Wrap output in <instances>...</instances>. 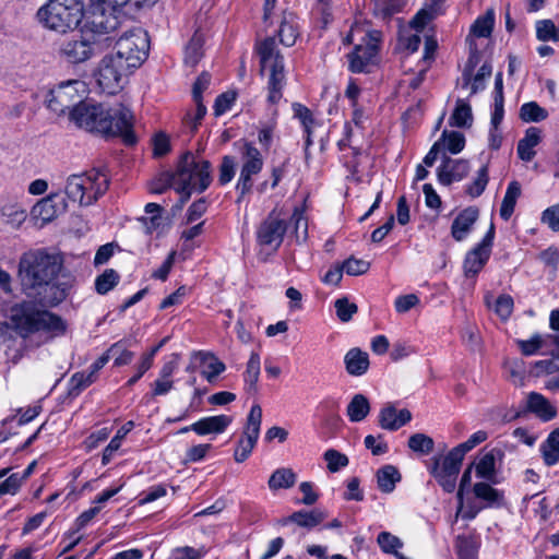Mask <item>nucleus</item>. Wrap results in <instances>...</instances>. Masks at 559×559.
I'll list each match as a JSON object with an SVG mask.
<instances>
[{"label":"nucleus","instance_id":"1","mask_svg":"<svg viewBox=\"0 0 559 559\" xmlns=\"http://www.w3.org/2000/svg\"><path fill=\"white\" fill-rule=\"evenodd\" d=\"M62 258L45 249L25 252L19 262V276L27 297L44 307H56L68 296L71 283L61 281L58 274Z\"/></svg>","mask_w":559,"mask_h":559},{"label":"nucleus","instance_id":"2","mask_svg":"<svg viewBox=\"0 0 559 559\" xmlns=\"http://www.w3.org/2000/svg\"><path fill=\"white\" fill-rule=\"evenodd\" d=\"M69 120L81 129L105 138L119 136L126 145L136 143L133 131V114L122 104L107 107L103 104L83 102L70 111Z\"/></svg>","mask_w":559,"mask_h":559},{"label":"nucleus","instance_id":"3","mask_svg":"<svg viewBox=\"0 0 559 559\" xmlns=\"http://www.w3.org/2000/svg\"><path fill=\"white\" fill-rule=\"evenodd\" d=\"M47 308L35 299L22 300L7 309L5 318L12 331L23 340L40 332L51 336L62 335L67 329L64 320Z\"/></svg>","mask_w":559,"mask_h":559},{"label":"nucleus","instance_id":"4","mask_svg":"<svg viewBox=\"0 0 559 559\" xmlns=\"http://www.w3.org/2000/svg\"><path fill=\"white\" fill-rule=\"evenodd\" d=\"M212 182V165L209 160L197 159L191 152L180 157L175 171V187L186 202L192 192L202 193Z\"/></svg>","mask_w":559,"mask_h":559},{"label":"nucleus","instance_id":"5","mask_svg":"<svg viewBox=\"0 0 559 559\" xmlns=\"http://www.w3.org/2000/svg\"><path fill=\"white\" fill-rule=\"evenodd\" d=\"M108 188V176L99 169H91L83 174L70 175L62 194L68 204L90 206L104 195Z\"/></svg>","mask_w":559,"mask_h":559},{"label":"nucleus","instance_id":"6","mask_svg":"<svg viewBox=\"0 0 559 559\" xmlns=\"http://www.w3.org/2000/svg\"><path fill=\"white\" fill-rule=\"evenodd\" d=\"M83 16L81 0H48L37 11L38 21L44 27L66 33L76 27Z\"/></svg>","mask_w":559,"mask_h":559},{"label":"nucleus","instance_id":"7","mask_svg":"<svg viewBox=\"0 0 559 559\" xmlns=\"http://www.w3.org/2000/svg\"><path fill=\"white\" fill-rule=\"evenodd\" d=\"M257 50L260 57L261 73L269 72L267 100L275 105L283 97V88L286 84L284 58L273 37L262 40Z\"/></svg>","mask_w":559,"mask_h":559},{"label":"nucleus","instance_id":"8","mask_svg":"<svg viewBox=\"0 0 559 559\" xmlns=\"http://www.w3.org/2000/svg\"><path fill=\"white\" fill-rule=\"evenodd\" d=\"M112 43V53L130 67H140L147 57L148 38L141 27L128 29L118 37L116 35Z\"/></svg>","mask_w":559,"mask_h":559},{"label":"nucleus","instance_id":"9","mask_svg":"<svg viewBox=\"0 0 559 559\" xmlns=\"http://www.w3.org/2000/svg\"><path fill=\"white\" fill-rule=\"evenodd\" d=\"M118 13L96 0H91L86 21V28L91 32L90 36L100 39V45L104 43L106 46H110L120 25Z\"/></svg>","mask_w":559,"mask_h":559},{"label":"nucleus","instance_id":"10","mask_svg":"<svg viewBox=\"0 0 559 559\" xmlns=\"http://www.w3.org/2000/svg\"><path fill=\"white\" fill-rule=\"evenodd\" d=\"M382 34L379 31L368 32L347 55L348 70L353 73H369L379 62V49Z\"/></svg>","mask_w":559,"mask_h":559},{"label":"nucleus","instance_id":"11","mask_svg":"<svg viewBox=\"0 0 559 559\" xmlns=\"http://www.w3.org/2000/svg\"><path fill=\"white\" fill-rule=\"evenodd\" d=\"M84 83L72 80L60 83L46 96L47 107L58 116L64 115L83 103Z\"/></svg>","mask_w":559,"mask_h":559},{"label":"nucleus","instance_id":"12","mask_svg":"<svg viewBox=\"0 0 559 559\" xmlns=\"http://www.w3.org/2000/svg\"><path fill=\"white\" fill-rule=\"evenodd\" d=\"M132 69L114 53H108L100 60L95 72L97 85L102 92L115 94L122 87L123 79Z\"/></svg>","mask_w":559,"mask_h":559},{"label":"nucleus","instance_id":"13","mask_svg":"<svg viewBox=\"0 0 559 559\" xmlns=\"http://www.w3.org/2000/svg\"><path fill=\"white\" fill-rule=\"evenodd\" d=\"M241 169L236 185L239 193L237 202L251 191L253 186L252 177L258 175L263 168V156L261 152L250 142H242L239 147Z\"/></svg>","mask_w":559,"mask_h":559},{"label":"nucleus","instance_id":"14","mask_svg":"<svg viewBox=\"0 0 559 559\" xmlns=\"http://www.w3.org/2000/svg\"><path fill=\"white\" fill-rule=\"evenodd\" d=\"M100 39L90 35H73L60 43L59 55L72 64L83 63L100 52Z\"/></svg>","mask_w":559,"mask_h":559},{"label":"nucleus","instance_id":"15","mask_svg":"<svg viewBox=\"0 0 559 559\" xmlns=\"http://www.w3.org/2000/svg\"><path fill=\"white\" fill-rule=\"evenodd\" d=\"M286 231V219L281 217L278 212L273 210L257 228V243L261 249L274 252L281 247Z\"/></svg>","mask_w":559,"mask_h":559},{"label":"nucleus","instance_id":"16","mask_svg":"<svg viewBox=\"0 0 559 559\" xmlns=\"http://www.w3.org/2000/svg\"><path fill=\"white\" fill-rule=\"evenodd\" d=\"M261 423L262 408L260 405L254 404L248 414L243 436L238 441V445L234 453V459L237 463L245 462L251 454L259 439Z\"/></svg>","mask_w":559,"mask_h":559},{"label":"nucleus","instance_id":"17","mask_svg":"<svg viewBox=\"0 0 559 559\" xmlns=\"http://www.w3.org/2000/svg\"><path fill=\"white\" fill-rule=\"evenodd\" d=\"M495 239V225L491 223L488 231L464 259L463 269L466 277H475L488 262Z\"/></svg>","mask_w":559,"mask_h":559},{"label":"nucleus","instance_id":"18","mask_svg":"<svg viewBox=\"0 0 559 559\" xmlns=\"http://www.w3.org/2000/svg\"><path fill=\"white\" fill-rule=\"evenodd\" d=\"M68 209L69 204L62 192H55L38 201L32 209V215L46 224L66 213Z\"/></svg>","mask_w":559,"mask_h":559},{"label":"nucleus","instance_id":"19","mask_svg":"<svg viewBox=\"0 0 559 559\" xmlns=\"http://www.w3.org/2000/svg\"><path fill=\"white\" fill-rule=\"evenodd\" d=\"M469 170L467 160L453 159L443 153L442 162L437 169L438 180L441 185L449 186L453 181L462 180Z\"/></svg>","mask_w":559,"mask_h":559},{"label":"nucleus","instance_id":"20","mask_svg":"<svg viewBox=\"0 0 559 559\" xmlns=\"http://www.w3.org/2000/svg\"><path fill=\"white\" fill-rule=\"evenodd\" d=\"M412 420V413L406 409L397 411L391 403L385 404L379 413V426L389 431H396Z\"/></svg>","mask_w":559,"mask_h":559},{"label":"nucleus","instance_id":"21","mask_svg":"<svg viewBox=\"0 0 559 559\" xmlns=\"http://www.w3.org/2000/svg\"><path fill=\"white\" fill-rule=\"evenodd\" d=\"M476 66V60L472 56L462 73L463 87L471 85V95H474L485 88V80L490 78L492 73V66L489 62H485L473 78V70Z\"/></svg>","mask_w":559,"mask_h":559},{"label":"nucleus","instance_id":"22","mask_svg":"<svg viewBox=\"0 0 559 559\" xmlns=\"http://www.w3.org/2000/svg\"><path fill=\"white\" fill-rule=\"evenodd\" d=\"M479 211L476 206H468L461 211L451 226V235L456 241L464 240L476 223Z\"/></svg>","mask_w":559,"mask_h":559},{"label":"nucleus","instance_id":"23","mask_svg":"<svg viewBox=\"0 0 559 559\" xmlns=\"http://www.w3.org/2000/svg\"><path fill=\"white\" fill-rule=\"evenodd\" d=\"M231 421L233 418L227 415L203 417L192 424V431L199 436H205L210 433L218 435L223 433L231 424Z\"/></svg>","mask_w":559,"mask_h":559},{"label":"nucleus","instance_id":"24","mask_svg":"<svg viewBox=\"0 0 559 559\" xmlns=\"http://www.w3.org/2000/svg\"><path fill=\"white\" fill-rule=\"evenodd\" d=\"M527 408L544 421H549L557 416V408L537 392H531L527 395Z\"/></svg>","mask_w":559,"mask_h":559},{"label":"nucleus","instance_id":"25","mask_svg":"<svg viewBox=\"0 0 559 559\" xmlns=\"http://www.w3.org/2000/svg\"><path fill=\"white\" fill-rule=\"evenodd\" d=\"M344 364L350 376L359 377L365 374L369 368V356L360 348L354 347L346 353Z\"/></svg>","mask_w":559,"mask_h":559},{"label":"nucleus","instance_id":"26","mask_svg":"<svg viewBox=\"0 0 559 559\" xmlns=\"http://www.w3.org/2000/svg\"><path fill=\"white\" fill-rule=\"evenodd\" d=\"M473 491L476 498L485 501V508H501L504 506L503 492L487 483H476Z\"/></svg>","mask_w":559,"mask_h":559},{"label":"nucleus","instance_id":"27","mask_svg":"<svg viewBox=\"0 0 559 559\" xmlns=\"http://www.w3.org/2000/svg\"><path fill=\"white\" fill-rule=\"evenodd\" d=\"M325 519V513L321 510L314 509L311 511H296L292 515L281 521L282 525L289 522L296 523L300 527L311 530L319 525Z\"/></svg>","mask_w":559,"mask_h":559},{"label":"nucleus","instance_id":"28","mask_svg":"<svg viewBox=\"0 0 559 559\" xmlns=\"http://www.w3.org/2000/svg\"><path fill=\"white\" fill-rule=\"evenodd\" d=\"M464 454L456 448H453L442 460L435 461L431 472L448 474L449 476H457L464 459Z\"/></svg>","mask_w":559,"mask_h":559},{"label":"nucleus","instance_id":"29","mask_svg":"<svg viewBox=\"0 0 559 559\" xmlns=\"http://www.w3.org/2000/svg\"><path fill=\"white\" fill-rule=\"evenodd\" d=\"M540 142V130L535 127H531L526 130L525 135L518 143V155L524 162H531L536 152L534 147Z\"/></svg>","mask_w":559,"mask_h":559},{"label":"nucleus","instance_id":"30","mask_svg":"<svg viewBox=\"0 0 559 559\" xmlns=\"http://www.w3.org/2000/svg\"><path fill=\"white\" fill-rule=\"evenodd\" d=\"M539 451L546 466H554L559 462V427L548 435Z\"/></svg>","mask_w":559,"mask_h":559},{"label":"nucleus","instance_id":"31","mask_svg":"<svg viewBox=\"0 0 559 559\" xmlns=\"http://www.w3.org/2000/svg\"><path fill=\"white\" fill-rule=\"evenodd\" d=\"M261 360L260 355L252 352L247 362L243 373L245 391L248 394H255L258 391V380L260 377Z\"/></svg>","mask_w":559,"mask_h":559},{"label":"nucleus","instance_id":"32","mask_svg":"<svg viewBox=\"0 0 559 559\" xmlns=\"http://www.w3.org/2000/svg\"><path fill=\"white\" fill-rule=\"evenodd\" d=\"M376 477L379 489L384 493L392 492L395 489L396 484L402 479L399 469L391 464H386L379 468Z\"/></svg>","mask_w":559,"mask_h":559},{"label":"nucleus","instance_id":"33","mask_svg":"<svg viewBox=\"0 0 559 559\" xmlns=\"http://www.w3.org/2000/svg\"><path fill=\"white\" fill-rule=\"evenodd\" d=\"M370 412V403L364 394H355L347 405L346 413L350 421L364 420Z\"/></svg>","mask_w":559,"mask_h":559},{"label":"nucleus","instance_id":"34","mask_svg":"<svg viewBox=\"0 0 559 559\" xmlns=\"http://www.w3.org/2000/svg\"><path fill=\"white\" fill-rule=\"evenodd\" d=\"M298 35L295 15L293 13L284 14L278 29L280 41L286 47H292L295 45Z\"/></svg>","mask_w":559,"mask_h":559},{"label":"nucleus","instance_id":"35","mask_svg":"<svg viewBox=\"0 0 559 559\" xmlns=\"http://www.w3.org/2000/svg\"><path fill=\"white\" fill-rule=\"evenodd\" d=\"M204 36L201 32H194L190 41L185 50V63L190 67H195L203 57Z\"/></svg>","mask_w":559,"mask_h":559},{"label":"nucleus","instance_id":"36","mask_svg":"<svg viewBox=\"0 0 559 559\" xmlns=\"http://www.w3.org/2000/svg\"><path fill=\"white\" fill-rule=\"evenodd\" d=\"M297 476L292 468L282 467L273 472L267 485L271 490L288 489L295 485Z\"/></svg>","mask_w":559,"mask_h":559},{"label":"nucleus","instance_id":"37","mask_svg":"<svg viewBox=\"0 0 559 559\" xmlns=\"http://www.w3.org/2000/svg\"><path fill=\"white\" fill-rule=\"evenodd\" d=\"M521 195V186L518 181H511L507 188L500 206V216L508 221L514 212L518 198Z\"/></svg>","mask_w":559,"mask_h":559},{"label":"nucleus","instance_id":"38","mask_svg":"<svg viewBox=\"0 0 559 559\" xmlns=\"http://www.w3.org/2000/svg\"><path fill=\"white\" fill-rule=\"evenodd\" d=\"M473 122L471 106L463 99H457L453 114L450 117V124L457 128H469Z\"/></svg>","mask_w":559,"mask_h":559},{"label":"nucleus","instance_id":"39","mask_svg":"<svg viewBox=\"0 0 559 559\" xmlns=\"http://www.w3.org/2000/svg\"><path fill=\"white\" fill-rule=\"evenodd\" d=\"M133 421H127L116 433V436L110 440L108 445L103 451L102 463L103 465H107L114 454L119 450L121 445L122 439L133 429Z\"/></svg>","mask_w":559,"mask_h":559},{"label":"nucleus","instance_id":"40","mask_svg":"<svg viewBox=\"0 0 559 559\" xmlns=\"http://www.w3.org/2000/svg\"><path fill=\"white\" fill-rule=\"evenodd\" d=\"M495 25V11L488 9L486 13L478 16L471 27V33L476 37H489Z\"/></svg>","mask_w":559,"mask_h":559},{"label":"nucleus","instance_id":"41","mask_svg":"<svg viewBox=\"0 0 559 559\" xmlns=\"http://www.w3.org/2000/svg\"><path fill=\"white\" fill-rule=\"evenodd\" d=\"M551 356L550 359L538 360L534 362L535 376L555 374L559 372V348L544 352Z\"/></svg>","mask_w":559,"mask_h":559},{"label":"nucleus","instance_id":"42","mask_svg":"<svg viewBox=\"0 0 559 559\" xmlns=\"http://www.w3.org/2000/svg\"><path fill=\"white\" fill-rule=\"evenodd\" d=\"M548 117V111L536 102H528L521 106L520 118L524 122H540Z\"/></svg>","mask_w":559,"mask_h":559},{"label":"nucleus","instance_id":"43","mask_svg":"<svg viewBox=\"0 0 559 559\" xmlns=\"http://www.w3.org/2000/svg\"><path fill=\"white\" fill-rule=\"evenodd\" d=\"M120 281V275L114 269L105 270L95 280V289L98 294L105 295L110 292Z\"/></svg>","mask_w":559,"mask_h":559},{"label":"nucleus","instance_id":"44","mask_svg":"<svg viewBox=\"0 0 559 559\" xmlns=\"http://www.w3.org/2000/svg\"><path fill=\"white\" fill-rule=\"evenodd\" d=\"M476 476L491 480L496 476V457L492 451L484 454L476 464Z\"/></svg>","mask_w":559,"mask_h":559},{"label":"nucleus","instance_id":"45","mask_svg":"<svg viewBox=\"0 0 559 559\" xmlns=\"http://www.w3.org/2000/svg\"><path fill=\"white\" fill-rule=\"evenodd\" d=\"M377 542L380 548L386 554H393L397 559H406L397 551L403 546L402 540L389 532H381L378 535Z\"/></svg>","mask_w":559,"mask_h":559},{"label":"nucleus","instance_id":"46","mask_svg":"<svg viewBox=\"0 0 559 559\" xmlns=\"http://www.w3.org/2000/svg\"><path fill=\"white\" fill-rule=\"evenodd\" d=\"M96 378L93 373L88 372H75L69 381V395L78 396L84 389L91 385Z\"/></svg>","mask_w":559,"mask_h":559},{"label":"nucleus","instance_id":"47","mask_svg":"<svg viewBox=\"0 0 559 559\" xmlns=\"http://www.w3.org/2000/svg\"><path fill=\"white\" fill-rule=\"evenodd\" d=\"M202 360L206 364V369L202 371L203 377L213 382L225 369V364L211 354H200Z\"/></svg>","mask_w":559,"mask_h":559},{"label":"nucleus","instance_id":"48","mask_svg":"<svg viewBox=\"0 0 559 559\" xmlns=\"http://www.w3.org/2000/svg\"><path fill=\"white\" fill-rule=\"evenodd\" d=\"M439 140H441L442 151L444 150V147H447V150L451 154L460 153L465 146L464 135L456 131H452V132L443 131V133Z\"/></svg>","mask_w":559,"mask_h":559},{"label":"nucleus","instance_id":"49","mask_svg":"<svg viewBox=\"0 0 559 559\" xmlns=\"http://www.w3.org/2000/svg\"><path fill=\"white\" fill-rule=\"evenodd\" d=\"M488 181V166L485 165L477 171V177L466 186L465 192L471 198H477L485 191Z\"/></svg>","mask_w":559,"mask_h":559},{"label":"nucleus","instance_id":"50","mask_svg":"<svg viewBox=\"0 0 559 559\" xmlns=\"http://www.w3.org/2000/svg\"><path fill=\"white\" fill-rule=\"evenodd\" d=\"M435 447L432 438L425 433H414L408 439V448L420 454H429Z\"/></svg>","mask_w":559,"mask_h":559},{"label":"nucleus","instance_id":"51","mask_svg":"<svg viewBox=\"0 0 559 559\" xmlns=\"http://www.w3.org/2000/svg\"><path fill=\"white\" fill-rule=\"evenodd\" d=\"M516 344L524 356H532L546 347V338L535 334L530 340H516Z\"/></svg>","mask_w":559,"mask_h":559},{"label":"nucleus","instance_id":"52","mask_svg":"<svg viewBox=\"0 0 559 559\" xmlns=\"http://www.w3.org/2000/svg\"><path fill=\"white\" fill-rule=\"evenodd\" d=\"M536 36L539 40H559V28L550 20H542L536 23Z\"/></svg>","mask_w":559,"mask_h":559},{"label":"nucleus","instance_id":"53","mask_svg":"<svg viewBox=\"0 0 559 559\" xmlns=\"http://www.w3.org/2000/svg\"><path fill=\"white\" fill-rule=\"evenodd\" d=\"M97 2L106 5L114 12L123 11L124 14H132L138 10L147 9V7H140L135 0H96Z\"/></svg>","mask_w":559,"mask_h":559},{"label":"nucleus","instance_id":"54","mask_svg":"<svg viewBox=\"0 0 559 559\" xmlns=\"http://www.w3.org/2000/svg\"><path fill=\"white\" fill-rule=\"evenodd\" d=\"M107 352L109 354V357L114 358L115 366L129 365L134 357V354L124 348L121 342L112 344Z\"/></svg>","mask_w":559,"mask_h":559},{"label":"nucleus","instance_id":"55","mask_svg":"<svg viewBox=\"0 0 559 559\" xmlns=\"http://www.w3.org/2000/svg\"><path fill=\"white\" fill-rule=\"evenodd\" d=\"M455 547L459 559H476V545L472 537L459 535Z\"/></svg>","mask_w":559,"mask_h":559},{"label":"nucleus","instance_id":"56","mask_svg":"<svg viewBox=\"0 0 559 559\" xmlns=\"http://www.w3.org/2000/svg\"><path fill=\"white\" fill-rule=\"evenodd\" d=\"M323 457L328 464V469L331 473L338 472L341 468L347 466L349 462L345 454L334 449L326 450L323 454Z\"/></svg>","mask_w":559,"mask_h":559},{"label":"nucleus","instance_id":"57","mask_svg":"<svg viewBox=\"0 0 559 559\" xmlns=\"http://www.w3.org/2000/svg\"><path fill=\"white\" fill-rule=\"evenodd\" d=\"M334 307L336 309L337 318L342 322H348L358 310L357 305L350 302L346 297L336 299Z\"/></svg>","mask_w":559,"mask_h":559},{"label":"nucleus","instance_id":"58","mask_svg":"<svg viewBox=\"0 0 559 559\" xmlns=\"http://www.w3.org/2000/svg\"><path fill=\"white\" fill-rule=\"evenodd\" d=\"M342 266L347 275L357 276L368 272L370 263L362 259L350 257L342 263Z\"/></svg>","mask_w":559,"mask_h":559},{"label":"nucleus","instance_id":"59","mask_svg":"<svg viewBox=\"0 0 559 559\" xmlns=\"http://www.w3.org/2000/svg\"><path fill=\"white\" fill-rule=\"evenodd\" d=\"M294 117L297 118L304 127L305 133H310V129L314 123L312 112L308 107L299 103L293 104Z\"/></svg>","mask_w":559,"mask_h":559},{"label":"nucleus","instance_id":"60","mask_svg":"<svg viewBox=\"0 0 559 559\" xmlns=\"http://www.w3.org/2000/svg\"><path fill=\"white\" fill-rule=\"evenodd\" d=\"M235 176V158L229 155H225L222 158L219 165L218 182L222 186L229 183Z\"/></svg>","mask_w":559,"mask_h":559},{"label":"nucleus","instance_id":"61","mask_svg":"<svg viewBox=\"0 0 559 559\" xmlns=\"http://www.w3.org/2000/svg\"><path fill=\"white\" fill-rule=\"evenodd\" d=\"M195 103V112L194 115L188 112L183 118L185 127L189 128L190 132L193 133L198 130L199 124L206 114V107L203 102H194Z\"/></svg>","mask_w":559,"mask_h":559},{"label":"nucleus","instance_id":"62","mask_svg":"<svg viewBox=\"0 0 559 559\" xmlns=\"http://www.w3.org/2000/svg\"><path fill=\"white\" fill-rule=\"evenodd\" d=\"M382 435L377 437L368 435L364 440L365 447L370 450L373 455L385 454L389 451V445L386 442L382 441Z\"/></svg>","mask_w":559,"mask_h":559},{"label":"nucleus","instance_id":"63","mask_svg":"<svg viewBox=\"0 0 559 559\" xmlns=\"http://www.w3.org/2000/svg\"><path fill=\"white\" fill-rule=\"evenodd\" d=\"M3 221L13 226H20L26 218V213L23 210L15 209L14 206H4L1 210Z\"/></svg>","mask_w":559,"mask_h":559},{"label":"nucleus","instance_id":"64","mask_svg":"<svg viewBox=\"0 0 559 559\" xmlns=\"http://www.w3.org/2000/svg\"><path fill=\"white\" fill-rule=\"evenodd\" d=\"M542 222L552 231H559V203L547 207L543 212Z\"/></svg>","mask_w":559,"mask_h":559}]
</instances>
